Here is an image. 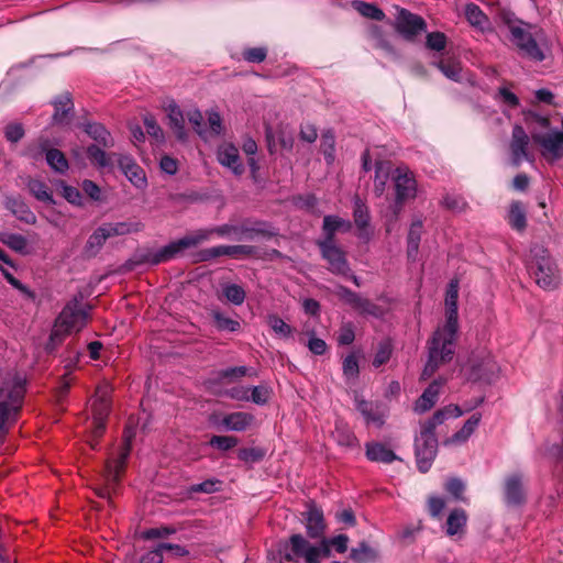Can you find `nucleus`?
<instances>
[{
  "label": "nucleus",
  "instance_id": "nucleus-61",
  "mask_svg": "<svg viewBox=\"0 0 563 563\" xmlns=\"http://www.w3.org/2000/svg\"><path fill=\"white\" fill-rule=\"evenodd\" d=\"M60 186H62V195L68 202L76 205V206L81 205L82 197H81L80 191L77 188L66 185L64 183H62Z\"/></svg>",
  "mask_w": 563,
  "mask_h": 563
},
{
  "label": "nucleus",
  "instance_id": "nucleus-27",
  "mask_svg": "<svg viewBox=\"0 0 563 563\" xmlns=\"http://www.w3.org/2000/svg\"><path fill=\"white\" fill-rule=\"evenodd\" d=\"M467 522L466 512L463 509H454L449 514L445 523V533L449 537L463 534Z\"/></svg>",
  "mask_w": 563,
  "mask_h": 563
},
{
  "label": "nucleus",
  "instance_id": "nucleus-3",
  "mask_svg": "<svg viewBox=\"0 0 563 563\" xmlns=\"http://www.w3.org/2000/svg\"><path fill=\"white\" fill-rule=\"evenodd\" d=\"M463 410L457 405H448L437 410L432 417L420 423V433L415 440L417 466L421 473H427L438 452V439L434 430L450 418H459Z\"/></svg>",
  "mask_w": 563,
  "mask_h": 563
},
{
  "label": "nucleus",
  "instance_id": "nucleus-35",
  "mask_svg": "<svg viewBox=\"0 0 563 563\" xmlns=\"http://www.w3.org/2000/svg\"><path fill=\"white\" fill-rule=\"evenodd\" d=\"M481 419H482V415L481 413H474L473 416H471L465 421V423L463 424L461 430H459L457 432H455L451 437L449 442L450 443H463V442H465L473 434L475 429L478 427V424L481 422Z\"/></svg>",
  "mask_w": 563,
  "mask_h": 563
},
{
  "label": "nucleus",
  "instance_id": "nucleus-34",
  "mask_svg": "<svg viewBox=\"0 0 563 563\" xmlns=\"http://www.w3.org/2000/svg\"><path fill=\"white\" fill-rule=\"evenodd\" d=\"M54 114H53V121L57 124H64L66 123L67 114L73 110V102L70 99L69 93H63L60 95L55 101H54Z\"/></svg>",
  "mask_w": 563,
  "mask_h": 563
},
{
  "label": "nucleus",
  "instance_id": "nucleus-52",
  "mask_svg": "<svg viewBox=\"0 0 563 563\" xmlns=\"http://www.w3.org/2000/svg\"><path fill=\"white\" fill-rule=\"evenodd\" d=\"M208 115V124L209 128H207L208 131V137L209 136H218L222 133V119L219 114V112L214 110L207 111Z\"/></svg>",
  "mask_w": 563,
  "mask_h": 563
},
{
  "label": "nucleus",
  "instance_id": "nucleus-5",
  "mask_svg": "<svg viewBox=\"0 0 563 563\" xmlns=\"http://www.w3.org/2000/svg\"><path fill=\"white\" fill-rule=\"evenodd\" d=\"M89 314L78 301L68 302L55 320L49 335L48 347L54 349L68 334L79 332L87 324Z\"/></svg>",
  "mask_w": 563,
  "mask_h": 563
},
{
  "label": "nucleus",
  "instance_id": "nucleus-19",
  "mask_svg": "<svg viewBox=\"0 0 563 563\" xmlns=\"http://www.w3.org/2000/svg\"><path fill=\"white\" fill-rule=\"evenodd\" d=\"M353 218L354 223L360 231L358 238L365 241L369 240V211L366 203L358 196H355L353 199Z\"/></svg>",
  "mask_w": 563,
  "mask_h": 563
},
{
  "label": "nucleus",
  "instance_id": "nucleus-55",
  "mask_svg": "<svg viewBox=\"0 0 563 563\" xmlns=\"http://www.w3.org/2000/svg\"><path fill=\"white\" fill-rule=\"evenodd\" d=\"M427 47L432 51H443L446 45V36L442 32H431L427 35Z\"/></svg>",
  "mask_w": 563,
  "mask_h": 563
},
{
  "label": "nucleus",
  "instance_id": "nucleus-18",
  "mask_svg": "<svg viewBox=\"0 0 563 563\" xmlns=\"http://www.w3.org/2000/svg\"><path fill=\"white\" fill-rule=\"evenodd\" d=\"M306 520V530L310 538H321L325 531L323 512L314 504H309L308 509L303 512Z\"/></svg>",
  "mask_w": 563,
  "mask_h": 563
},
{
  "label": "nucleus",
  "instance_id": "nucleus-8",
  "mask_svg": "<svg viewBox=\"0 0 563 563\" xmlns=\"http://www.w3.org/2000/svg\"><path fill=\"white\" fill-rule=\"evenodd\" d=\"M139 230L137 223L118 222L102 224L89 236L85 246V253L88 256H95L109 238L137 232Z\"/></svg>",
  "mask_w": 563,
  "mask_h": 563
},
{
  "label": "nucleus",
  "instance_id": "nucleus-26",
  "mask_svg": "<svg viewBox=\"0 0 563 563\" xmlns=\"http://www.w3.org/2000/svg\"><path fill=\"white\" fill-rule=\"evenodd\" d=\"M167 113L170 129L174 131L177 139L181 141L186 140L185 115L180 108L175 102H172L167 106Z\"/></svg>",
  "mask_w": 563,
  "mask_h": 563
},
{
  "label": "nucleus",
  "instance_id": "nucleus-14",
  "mask_svg": "<svg viewBox=\"0 0 563 563\" xmlns=\"http://www.w3.org/2000/svg\"><path fill=\"white\" fill-rule=\"evenodd\" d=\"M112 156L115 157L120 169L135 188H146L147 179L145 172L130 155L114 153Z\"/></svg>",
  "mask_w": 563,
  "mask_h": 563
},
{
  "label": "nucleus",
  "instance_id": "nucleus-63",
  "mask_svg": "<svg viewBox=\"0 0 563 563\" xmlns=\"http://www.w3.org/2000/svg\"><path fill=\"white\" fill-rule=\"evenodd\" d=\"M355 339L354 327L347 322L341 325L338 335V342L342 345L351 344Z\"/></svg>",
  "mask_w": 563,
  "mask_h": 563
},
{
  "label": "nucleus",
  "instance_id": "nucleus-62",
  "mask_svg": "<svg viewBox=\"0 0 563 563\" xmlns=\"http://www.w3.org/2000/svg\"><path fill=\"white\" fill-rule=\"evenodd\" d=\"M176 532V529L170 527L151 528L142 533V538L145 540L166 538Z\"/></svg>",
  "mask_w": 563,
  "mask_h": 563
},
{
  "label": "nucleus",
  "instance_id": "nucleus-17",
  "mask_svg": "<svg viewBox=\"0 0 563 563\" xmlns=\"http://www.w3.org/2000/svg\"><path fill=\"white\" fill-rule=\"evenodd\" d=\"M533 141L542 146L544 155H550L553 159L563 156V132L554 131L545 135L536 134Z\"/></svg>",
  "mask_w": 563,
  "mask_h": 563
},
{
  "label": "nucleus",
  "instance_id": "nucleus-25",
  "mask_svg": "<svg viewBox=\"0 0 563 563\" xmlns=\"http://www.w3.org/2000/svg\"><path fill=\"white\" fill-rule=\"evenodd\" d=\"M110 411V396L108 387H98L91 399L92 419H107Z\"/></svg>",
  "mask_w": 563,
  "mask_h": 563
},
{
  "label": "nucleus",
  "instance_id": "nucleus-54",
  "mask_svg": "<svg viewBox=\"0 0 563 563\" xmlns=\"http://www.w3.org/2000/svg\"><path fill=\"white\" fill-rule=\"evenodd\" d=\"M238 444V439L230 435H213L210 445L221 451H228Z\"/></svg>",
  "mask_w": 563,
  "mask_h": 563
},
{
  "label": "nucleus",
  "instance_id": "nucleus-36",
  "mask_svg": "<svg viewBox=\"0 0 563 563\" xmlns=\"http://www.w3.org/2000/svg\"><path fill=\"white\" fill-rule=\"evenodd\" d=\"M85 132L104 147H112L114 144L110 133L100 123L85 124Z\"/></svg>",
  "mask_w": 563,
  "mask_h": 563
},
{
  "label": "nucleus",
  "instance_id": "nucleus-44",
  "mask_svg": "<svg viewBox=\"0 0 563 563\" xmlns=\"http://www.w3.org/2000/svg\"><path fill=\"white\" fill-rule=\"evenodd\" d=\"M267 323L274 333L282 339H289L294 333V329L276 314H269Z\"/></svg>",
  "mask_w": 563,
  "mask_h": 563
},
{
  "label": "nucleus",
  "instance_id": "nucleus-40",
  "mask_svg": "<svg viewBox=\"0 0 563 563\" xmlns=\"http://www.w3.org/2000/svg\"><path fill=\"white\" fill-rule=\"evenodd\" d=\"M388 177H389L388 164L385 162H377L375 164V179H374V192L377 197H380L384 194Z\"/></svg>",
  "mask_w": 563,
  "mask_h": 563
},
{
  "label": "nucleus",
  "instance_id": "nucleus-50",
  "mask_svg": "<svg viewBox=\"0 0 563 563\" xmlns=\"http://www.w3.org/2000/svg\"><path fill=\"white\" fill-rule=\"evenodd\" d=\"M271 396L272 389L265 385L254 386L250 391V400L260 406L267 404Z\"/></svg>",
  "mask_w": 563,
  "mask_h": 563
},
{
  "label": "nucleus",
  "instance_id": "nucleus-24",
  "mask_svg": "<svg viewBox=\"0 0 563 563\" xmlns=\"http://www.w3.org/2000/svg\"><path fill=\"white\" fill-rule=\"evenodd\" d=\"M40 148L45 152L46 162L48 166L56 173L64 174L68 170V161L66 159L64 153L57 148H48L49 142L48 140H41Z\"/></svg>",
  "mask_w": 563,
  "mask_h": 563
},
{
  "label": "nucleus",
  "instance_id": "nucleus-30",
  "mask_svg": "<svg viewBox=\"0 0 563 563\" xmlns=\"http://www.w3.org/2000/svg\"><path fill=\"white\" fill-rule=\"evenodd\" d=\"M356 409L361 412L366 423H374L377 427H382L384 424V415L373 402L364 399H356Z\"/></svg>",
  "mask_w": 563,
  "mask_h": 563
},
{
  "label": "nucleus",
  "instance_id": "nucleus-32",
  "mask_svg": "<svg viewBox=\"0 0 563 563\" xmlns=\"http://www.w3.org/2000/svg\"><path fill=\"white\" fill-rule=\"evenodd\" d=\"M508 222L512 229L522 232L527 227V213L520 201H514L508 212Z\"/></svg>",
  "mask_w": 563,
  "mask_h": 563
},
{
  "label": "nucleus",
  "instance_id": "nucleus-22",
  "mask_svg": "<svg viewBox=\"0 0 563 563\" xmlns=\"http://www.w3.org/2000/svg\"><path fill=\"white\" fill-rule=\"evenodd\" d=\"M365 455L371 462L385 464H390L396 460H400L393 450L376 441L365 443Z\"/></svg>",
  "mask_w": 563,
  "mask_h": 563
},
{
  "label": "nucleus",
  "instance_id": "nucleus-1",
  "mask_svg": "<svg viewBox=\"0 0 563 563\" xmlns=\"http://www.w3.org/2000/svg\"><path fill=\"white\" fill-rule=\"evenodd\" d=\"M221 236H234L235 240H253L255 236L272 238L277 235L276 229L264 221L243 222L239 225L223 224L213 229L198 230L186 235L161 250L148 253L144 257V262L151 265H157L174 258L183 250L196 246L207 241L211 234Z\"/></svg>",
  "mask_w": 563,
  "mask_h": 563
},
{
  "label": "nucleus",
  "instance_id": "nucleus-39",
  "mask_svg": "<svg viewBox=\"0 0 563 563\" xmlns=\"http://www.w3.org/2000/svg\"><path fill=\"white\" fill-rule=\"evenodd\" d=\"M5 206L9 210L12 211L14 216H16L20 220L25 221L26 223H34L36 217L33 212L29 210V208L21 200L15 198H8Z\"/></svg>",
  "mask_w": 563,
  "mask_h": 563
},
{
  "label": "nucleus",
  "instance_id": "nucleus-4",
  "mask_svg": "<svg viewBox=\"0 0 563 563\" xmlns=\"http://www.w3.org/2000/svg\"><path fill=\"white\" fill-rule=\"evenodd\" d=\"M509 41L521 57L533 62H543L549 52L544 33L541 30L532 32V27L522 22L509 24Z\"/></svg>",
  "mask_w": 563,
  "mask_h": 563
},
{
  "label": "nucleus",
  "instance_id": "nucleus-51",
  "mask_svg": "<svg viewBox=\"0 0 563 563\" xmlns=\"http://www.w3.org/2000/svg\"><path fill=\"white\" fill-rule=\"evenodd\" d=\"M89 158L99 167H108L111 165V157L107 155L104 151L96 145H91L87 148Z\"/></svg>",
  "mask_w": 563,
  "mask_h": 563
},
{
  "label": "nucleus",
  "instance_id": "nucleus-46",
  "mask_svg": "<svg viewBox=\"0 0 563 563\" xmlns=\"http://www.w3.org/2000/svg\"><path fill=\"white\" fill-rule=\"evenodd\" d=\"M222 294L228 301L235 306H241L246 297L245 290L236 284H224L222 286Z\"/></svg>",
  "mask_w": 563,
  "mask_h": 563
},
{
  "label": "nucleus",
  "instance_id": "nucleus-29",
  "mask_svg": "<svg viewBox=\"0 0 563 563\" xmlns=\"http://www.w3.org/2000/svg\"><path fill=\"white\" fill-rule=\"evenodd\" d=\"M505 494L509 504L517 505L523 501L525 494L520 475H512L506 479Z\"/></svg>",
  "mask_w": 563,
  "mask_h": 563
},
{
  "label": "nucleus",
  "instance_id": "nucleus-48",
  "mask_svg": "<svg viewBox=\"0 0 563 563\" xmlns=\"http://www.w3.org/2000/svg\"><path fill=\"white\" fill-rule=\"evenodd\" d=\"M186 117L190 124L192 125L194 130L199 134V136L207 140L208 131L203 124V117L200 110H198L197 108L190 109L187 111Z\"/></svg>",
  "mask_w": 563,
  "mask_h": 563
},
{
  "label": "nucleus",
  "instance_id": "nucleus-2",
  "mask_svg": "<svg viewBox=\"0 0 563 563\" xmlns=\"http://www.w3.org/2000/svg\"><path fill=\"white\" fill-rule=\"evenodd\" d=\"M459 283L451 280L445 295V323L439 327L429 342V357L422 371V378H429L438 367L452 360L459 331L457 321Z\"/></svg>",
  "mask_w": 563,
  "mask_h": 563
},
{
  "label": "nucleus",
  "instance_id": "nucleus-20",
  "mask_svg": "<svg viewBox=\"0 0 563 563\" xmlns=\"http://www.w3.org/2000/svg\"><path fill=\"white\" fill-rule=\"evenodd\" d=\"M219 163L232 170L236 176H240L244 172V166L241 162L239 150L232 144H223L218 150Z\"/></svg>",
  "mask_w": 563,
  "mask_h": 563
},
{
  "label": "nucleus",
  "instance_id": "nucleus-9",
  "mask_svg": "<svg viewBox=\"0 0 563 563\" xmlns=\"http://www.w3.org/2000/svg\"><path fill=\"white\" fill-rule=\"evenodd\" d=\"M23 395L24 387L20 380L5 382L0 388V433L4 431L7 421L19 411Z\"/></svg>",
  "mask_w": 563,
  "mask_h": 563
},
{
  "label": "nucleus",
  "instance_id": "nucleus-64",
  "mask_svg": "<svg viewBox=\"0 0 563 563\" xmlns=\"http://www.w3.org/2000/svg\"><path fill=\"white\" fill-rule=\"evenodd\" d=\"M445 508V500L438 496H431L428 499V509L433 518H438Z\"/></svg>",
  "mask_w": 563,
  "mask_h": 563
},
{
  "label": "nucleus",
  "instance_id": "nucleus-15",
  "mask_svg": "<svg viewBox=\"0 0 563 563\" xmlns=\"http://www.w3.org/2000/svg\"><path fill=\"white\" fill-rule=\"evenodd\" d=\"M528 145V134L522 126L515 125L510 141L511 162L515 166H519L523 159H529Z\"/></svg>",
  "mask_w": 563,
  "mask_h": 563
},
{
  "label": "nucleus",
  "instance_id": "nucleus-16",
  "mask_svg": "<svg viewBox=\"0 0 563 563\" xmlns=\"http://www.w3.org/2000/svg\"><path fill=\"white\" fill-rule=\"evenodd\" d=\"M470 364L472 369L471 377L476 380L490 383L498 372V365L488 353H484L479 357V362L471 360Z\"/></svg>",
  "mask_w": 563,
  "mask_h": 563
},
{
  "label": "nucleus",
  "instance_id": "nucleus-41",
  "mask_svg": "<svg viewBox=\"0 0 563 563\" xmlns=\"http://www.w3.org/2000/svg\"><path fill=\"white\" fill-rule=\"evenodd\" d=\"M211 316L213 323L219 331L236 332L241 328L238 320L224 316L219 310H212Z\"/></svg>",
  "mask_w": 563,
  "mask_h": 563
},
{
  "label": "nucleus",
  "instance_id": "nucleus-33",
  "mask_svg": "<svg viewBox=\"0 0 563 563\" xmlns=\"http://www.w3.org/2000/svg\"><path fill=\"white\" fill-rule=\"evenodd\" d=\"M422 228H423L422 221L419 219L412 221V223L410 225V229L408 232V238H407V254H408V257H410V258H415L416 255L418 254L419 244H420L421 234H422Z\"/></svg>",
  "mask_w": 563,
  "mask_h": 563
},
{
  "label": "nucleus",
  "instance_id": "nucleus-28",
  "mask_svg": "<svg viewBox=\"0 0 563 563\" xmlns=\"http://www.w3.org/2000/svg\"><path fill=\"white\" fill-rule=\"evenodd\" d=\"M323 232L325 238L323 240H329L334 242V234L336 231L349 232L352 228V223L349 220H344L336 216H325L323 218Z\"/></svg>",
  "mask_w": 563,
  "mask_h": 563
},
{
  "label": "nucleus",
  "instance_id": "nucleus-12",
  "mask_svg": "<svg viewBox=\"0 0 563 563\" xmlns=\"http://www.w3.org/2000/svg\"><path fill=\"white\" fill-rule=\"evenodd\" d=\"M395 30L407 41L415 37L427 29L426 21L407 9H399L394 22Z\"/></svg>",
  "mask_w": 563,
  "mask_h": 563
},
{
  "label": "nucleus",
  "instance_id": "nucleus-13",
  "mask_svg": "<svg viewBox=\"0 0 563 563\" xmlns=\"http://www.w3.org/2000/svg\"><path fill=\"white\" fill-rule=\"evenodd\" d=\"M322 257L328 262L329 271L336 275H347L350 266L345 257V253L329 240L317 242Z\"/></svg>",
  "mask_w": 563,
  "mask_h": 563
},
{
  "label": "nucleus",
  "instance_id": "nucleus-45",
  "mask_svg": "<svg viewBox=\"0 0 563 563\" xmlns=\"http://www.w3.org/2000/svg\"><path fill=\"white\" fill-rule=\"evenodd\" d=\"M353 7L357 10V12L368 19L375 21H382L385 19V13L378 7L372 3L363 2V1H354Z\"/></svg>",
  "mask_w": 563,
  "mask_h": 563
},
{
  "label": "nucleus",
  "instance_id": "nucleus-49",
  "mask_svg": "<svg viewBox=\"0 0 563 563\" xmlns=\"http://www.w3.org/2000/svg\"><path fill=\"white\" fill-rule=\"evenodd\" d=\"M30 191L34 195V197L44 202L53 203L52 195L48 191L47 186L40 180H30L27 184Z\"/></svg>",
  "mask_w": 563,
  "mask_h": 563
},
{
  "label": "nucleus",
  "instance_id": "nucleus-60",
  "mask_svg": "<svg viewBox=\"0 0 563 563\" xmlns=\"http://www.w3.org/2000/svg\"><path fill=\"white\" fill-rule=\"evenodd\" d=\"M264 451L258 448L241 449L239 450L238 456L241 461L246 463H255L264 457Z\"/></svg>",
  "mask_w": 563,
  "mask_h": 563
},
{
  "label": "nucleus",
  "instance_id": "nucleus-31",
  "mask_svg": "<svg viewBox=\"0 0 563 563\" xmlns=\"http://www.w3.org/2000/svg\"><path fill=\"white\" fill-rule=\"evenodd\" d=\"M333 438L339 445L347 449L357 448L360 444L353 431L341 421L335 424Z\"/></svg>",
  "mask_w": 563,
  "mask_h": 563
},
{
  "label": "nucleus",
  "instance_id": "nucleus-37",
  "mask_svg": "<svg viewBox=\"0 0 563 563\" xmlns=\"http://www.w3.org/2000/svg\"><path fill=\"white\" fill-rule=\"evenodd\" d=\"M464 13L472 26L484 30L488 25V18L478 5L467 3Z\"/></svg>",
  "mask_w": 563,
  "mask_h": 563
},
{
  "label": "nucleus",
  "instance_id": "nucleus-42",
  "mask_svg": "<svg viewBox=\"0 0 563 563\" xmlns=\"http://www.w3.org/2000/svg\"><path fill=\"white\" fill-rule=\"evenodd\" d=\"M0 241L15 252L26 253L27 240L21 234L0 232Z\"/></svg>",
  "mask_w": 563,
  "mask_h": 563
},
{
  "label": "nucleus",
  "instance_id": "nucleus-11",
  "mask_svg": "<svg viewBox=\"0 0 563 563\" xmlns=\"http://www.w3.org/2000/svg\"><path fill=\"white\" fill-rule=\"evenodd\" d=\"M393 180L397 206H401L407 200L416 198L418 194L417 180L413 173L408 167H397Z\"/></svg>",
  "mask_w": 563,
  "mask_h": 563
},
{
  "label": "nucleus",
  "instance_id": "nucleus-10",
  "mask_svg": "<svg viewBox=\"0 0 563 563\" xmlns=\"http://www.w3.org/2000/svg\"><path fill=\"white\" fill-rule=\"evenodd\" d=\"M279 553L287 562L298 563V559L303 558L306 563H320L321 550L310 544L301 534L296 533L282 544Z\"/></svg>",
  "mask_w": 563,
  "mask_h": 563
},
{
  "label": "nucleus",
  "instance_id": "nucleus-53",
  "mask_svg": "<svg viewBox=\"0 0 563 563\" xmlns=\"http://www.w3.org/2000/svg\"><path fill=\"white\" fill-rule=\"evenodd\" d=\"M242 56L249 63H262L267 56V48L264 46L245 48Z\"/></svg>",
  "mask_w": 563,
  "mask_h": 563
},
{
  "label": "nucleus",
  "instance_id": "nucleus-47",
  "mask_svg": "<svg viewBox=\"0 0 563 563\" xmlns=\"http://www.w3.org/2000/svg\"><path fill=\"white\" fill-rule=\"evenodd\" d=\"M320 147L327 163L332 164L334 162L335 139L331 131H325L322 133Z\"/></svg>",
  "mask_w": 563,
  "mask_h": 563
},
{
  "label": "nucleus",
  "instance_id": "nucleus-21",
  "mask_svg": "<svg viewBox=\"0 0 563 563\" xmlns=\"http://www.w3.org/2000/svg\"><path fill=\"white\" fill-rule=\"evenodd\" d=\"M254 415L245 411H235L228 413L221 420V424L224 427L225 430L235 432L245 431L246 429L251 428L254 424Z\"/></svg>",
  "mask_w": 563,
  "mask_h": 563
},
{
  "label": "nucleus",
  "instance_id": "nucleus-56",
  "mask_svg": "<svg viewBox=\"0 0 563 563\" xmlns=\"http://www.w3.org/2000/svg\"><path fill=\"white\" fill-rule=\"evenodd\" d=\"M438 67L446 78L454 81H457L460 79L461 66L459 63L440 62L438 64Z\"/></svg>",
  "mask_w": 563,
  "mask_h": 563
},
{
  "label": "nucleus",
  "instance_id": "nucleus-43",
  "mask_svg": "<svg viewBox=\"0 0 563 563\" xmlns=\"http://www.w3.org/2000/svg\"><path fill=\"white\" fill-rule=\"evenodd\" d=\"M350 558L354 563H369L376 559V552L367 543L362 542L351 550Z\"/></svg>",
  "mask_w": 563,
  "mask_h": 563
},
{
  "label": "nucleus",
  "instance_id": "nucleus-23",
  "mask_svg": "<svg viewBox=\"0 0 563 563\" xmlns=\"http://www.w3.org/2000/svg\"><path fill=\"white\" fill-rule=\"evenodd\" d=\"M443 382H432L422 393V395L416 400L413 411L417 413H423L430 410L438 401L439 394Z\"/></svg>",
  "mask_w": 563,
  "mask_h": 563
},
{
  "label": "nucleus",
  "instance_id": "nucleus-59",
  "mask_svg": "<svg viewBox=\"0 0 563 563\" xmlns=\"http://www.w3.org/2000/svg\"><path fill=\"white\" fill-rule=\"evenodd\" d=\"M445 489L455 499L464 500L463 493L465 490V485L460 478L453 477L448 479L445 483Z\"/></svg>",
  "mask_w": 563,
  "mask_h": 563
},
{
  "label": "nucleus",
  "instance_id": "nucleus-58",
  "mask_svg": "<svg viewBox=\"0 0 563 563\" xmlns=\"http://www.w3.org/2000/svg\"><path fill=\"white\" fill-rule=\"evenodd\" d=\"M342 369L347 379L358 376V362L354 354H350L343 360Z\"/></svg>",
  "mask_w": 563,
  "mask_h": 563
},
{
  "label": "nucleus",
  "instance_id": "nucleus-57",
  "mask_svg": "<svg viewBox=\"0 0 563 563\" xmlns=\"http://www.w3.org/2000/svg\"><path fill=\"white\" fill-rule=\"evenodd\" d=\"M146 132L148 135L154 137L156 141H163L164 140V133L158 123L156 122L155 118L151 114H146L143 119Z\"/></svg>",
  "mask_w": 563,
  "mask_h": 563
},
{
  "label": "nucleus",
  "instance_id": "nucleus-38",
  "mask_svg": "<svg viewBox=\"0 0 563 563\" xmlns=\"http://www.w3.org/2000/svg\"><path fill=\"white\" fill-rule=\"evenodd\" d=\"M350 306L355 309L361 314L372 316V317H380L383 311L382 309L372 302L371 300L361 297L356 294L355 298L351 301Z\"/></svg>",
  "mask_w": 563,
  "mask_h": 563
},
{
  "label": "nucleus",
  "instance_id": "nucleus-6",
  "mask_svg": "<svg viewBox=\"0 0 563 563\" xmlns=\"http://www.w3.org/2000/svg\"><path fill=\"white\" fill-rule=\"evenodd\" d=\"M530 268L536 283L541 288L552 290L559 287L561 283L560 271L549 251L543 246L534 245L531 247Z\"/></svg>",
  "mask_w": 563,
  "mask_h": 563
},
{
  "label": "nucleus",
  "instance_id": "nucleus-7",
  "mask_svg": "<svg viewBox=\"0 0 563 563\" xmlns=\"http://www.w3.org/2000/svg\"><path fill=\"white\" fill-rule=\"evenodd\" d=\"M132 433H124V443L117 457L107 461L104 472L102 474L103 486L96 488L99 497L110 499L111 494L115 493L120 483L122 473L124 472L125 461L131 451Z\"/></svg>",
  "mask_w": 563,
  "mask_h": 563
}]
</instances>
